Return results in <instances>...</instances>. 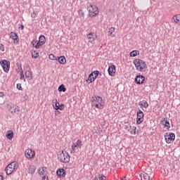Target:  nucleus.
<instances>
[{
    "label": "nucleus",
    "instance_id": "dca6fc26",
    "mask_svg": "<svg viewBox=\"0 0 180 180\" xmlns=\"http://www.w3.org/2000/svg\"><path fill=\"white\" fill-rule=\"evenodd\" d=\"M38 174L40 175V176H42V180H44L46 179V167H40L38 170Z\"/></svg>",
    "mask_w": 180,
    "mask_h": 180
},
{
    "label": "nucleus",
    "instance_id": "a878e982",
    "mask_svg": "<svg viewBox=\"0 0 180 180\" xmlns=\"http://www.w3.org/2000/svg\"><path fill=\"white\" fill-rule=\"evenodd\" d=\"M58 91L59 92H65V91H67V89H65V86H64V84H60L58 89Z\"/></svg>",
    "mask_w": 180,
    "mask_h": 180
},
{
    "label": "nucleus",
    "instance_id": "f3484780",
    "mask_svg": "<svg viewBox=\"0 0 180 180\" xmlns=\"http://www.w3.org/2000/svg\"><path fill=\"white\" fill-rule=\"evenodd\" d=\"M56 175L59 177V178H63L64 176H65V169H58L56 172Z\"/></svg>",
    "mask_w": 180,
    "mask_h": 180
},
{
    "label": "nucleus",
    "instance_id": "9b49d317",
    "mask_svg": "<svg viewBox=\"0 0 180 180\" xmlns=\"http://www.w3.org/2000/svg\"><path fill=\"white\" fill-rule=\"evenodd\" d=\"M137 118H136V123L137 124H140V123H142L144 120V112L141 111V110H139L137 112Z\"/></svg>",
    "mask_w": 180,
    "mask_h": 180
},
{
    "label": "nucleus",
    "instance_id": "4be33fe9",
    "mask_svg": "<svg viewBox=\"0 0 180 180\" xmlns=\"http://www.w3.org/2000/svg\"><path fill=\"white\" fill-rule=\"evenodd\" d=\"M141 180H150V176L147 173H143L140 174Z\"/></svg>",
    "mask_w": 180,
    "mask_h": 180
},
{
    "label": "nucleus",
    "instance_id": "c85d7f7f",
    "mask_svg": "<svg viewBox=\"0 0 180 180\" xmlns=\"http://www.w3.org/2000/svg\"><path fill=\"white\" fill-rule=\"evenodd\" d=\"M32 58H37V57H39L38 52H37L36 51H33L32 52Z\"/></svg>",
    "mask_w": 180,
    "mask_h": 180
},
{
    "label": "nucleus",
    "instance_id": "ddd939ff",
    "mask_svg": "<svg viewBox=\"0 0 180 180\" xmlns=\"http://www.w3.org/2000/svg\"><path fill=\"white\" fill-rule=\"evenodd\" d=\"M9 36L11 39L13 40L14 44H16V45L19 44V36H18V34L13 32H10Z\"/></svg>",
    "mask_w": 180,
    "mask_h": 180
},
{
    "label": "nucleus",
    "instance_id": "6e6552de",
    "mask_svg": "<svg viewBox=\"0 0 180 180\" xmlns=\"http://www.w3.org/2000/svg\"><path fill=\"white\" fill-rule=\"evenodd\" d=\"M165 139L167 144H170V143H173L175 140V134L174 133H166L165 135Z\"/></svg>",
    "mask_w": 180,
    "mask_h": 180
},
{
    "label": "nucleus",
    "instance_id": "39448f33",
    "mask_svg": "<svg viewBox=\"0 0 180 180\" xmlns=\"http://www.w3.org/2000/svg\"><path fill=\"white\" fill-rule=\"evenodd\" d=\"M19 165L17 162H13L10 163L6 168V172L7 175H11V174L15 172V171H16Z\"/></svg>",
    "mask_w": 180,
    "mask_h": 180
},
{
    "label": "nucleus",
    "instance_id": "f8f14e48",
    "mask_svg": "<svg viewBox=\"0 0 180 180\" xmlns=\"http://www.w3.org/2000/svg\"><path fill=\"white\" fill-rule=\"evenodd\" d=\"M25 154L26 158H27L28 160H32V158H33L34 155H36V153H34V150L30 148L27 149L25 152Z\"/></svg>",
    "mask_w": 180,
    "mask_h": 180
},
{
    "label": "nucleus",
    "instance_id": "412c9836",
    "mask_svg": "<svg viewBox=\"0 0 180 180\" xmlns=\"http://www.w3.org/2000/svg\"><path fill=\"white\" fill-rule=\"evenodd\" d=\"M6 139H8V140H12V139H13V131L12 130L8 131L6 134Z\"/></svg>",
    "mask_w": 180,
    "mask_h": 180
},
{
    "label": "nucleus",
    "instance_id": "c03bdc74",
    "mask_svg": "<svg viewBox=\"0 0 180 180\" xmlns=\"http://www.w3.org/2000/svg\"><path fill=\"white\" fill-rule=\"evenodd\" d=\"M0 180H4V176L0 175Z\"/></svg>",
    "mask_w": 180,
    "mask_h": 180
},
{
    "label": "nucleus",
    "instance_id": "c756f323",
    "mask_svg": "<svg viewBox=\"0 0 180 180\" xmlns=\"http://www.w3.org/2000/svg\"><path fill=\"white\" fill-rule=\"evenodd\" d=\"M113 32H115V27H111L108 30V36H112V34H113Z\"/></svg>",
    "mask_w": 180,
    "mask_h": 180
},
{
    "label": "nucleus",
    "instance_id": "393cba45",
    "mask_svg": "<svg viewBox=\"0 0 180 180\" xmlns=\"http://www.w3.org/2000/svg\"><path fill=\"white\" fill-rule=\"evenodd\" d=\"M94 180H106V176H103V174H98L96 176Z\"/></svg>",
    "mask_w": 180,
    "mask_h": 180
},
{
    "label": "nucleus",
    "instance_id": "f257e3e1",
    "mask_svg": "<svg viewBox=\"0 0 180 180\" xmlns=\"http://www.w3.org/2000/svg\"><path fill=\"white\" fill-rule=\"evenodd\" d=\"M134 64L138 71H141V72H146L147 64L143 60L136 59L134 60Z\"/></svg>",
    "mask_w": 180,
    "mask_h": 180
},
{
    "label": "nucleus",
    "instance_id": "473e14b6",
    "mask_svg": "<svg viewBox=\"0 0 180 180\" xmlns=\"http://www.w3.org/2000/svg\"><path fill=\"white\" fill-rule=\"evenodd\" d=\"M137 53H139L138 51H132L131 53H130V56L131 57H136L137 56Z\"/></svg>",
    "mask_w": 180,
    "mask_h": 180
},
{
    "label": "nucleus",
    "instance_id": "a211bd4d",
    "mask_svg": "<svg viewBox=\"0 0 180 180\" xmlns=\"http://www.w3.org/2000/svg\"><path fill=\"white\" fill-rule=\"evenodd\" d=\"M161 124H163V126H165V127H167V129H169V127H171L169 121H168L167 118H164V120L161 121Z\"/></svg>",
    "mask_w": 180,
    "mask_h": 180
},
{
    "label": "nucleus",
    "instance_id": "c9c22d12",
    "mask_svg": "<svg viewBox=\"0 0 180 180\" xmlns=\"http://www.w3.org/2000/svg\"><path fill=\"white\" fill-rule=\"evenodd\" d=\"M76 146L77 147H81V146H82V142L81 141V140H77V141L76 143Z\"/></svg>",
    "mask_w": 180,
    "mask_h": 180
},
{
    "label": "nucleus",
    "instance_id": "72a5a7b5",
    "mask_svg": "<svg viewBox=\"0 0 180 180\" xmlns=\"http://www.w3.org/2000/svg\"><path fill=\"white\" fill-rule=\"evenodd\" d=\"M53 106L56 110H58V108H60V103L56 101L55 105L53 104Z\"/></svg>",
    "mask_w": 180,
    "mask_h": 180
},
{
    "label": "nucleus",
    "instance_id": "e433bc0d",
    "mask_svg": "<svg viewBox=\"0 0 180 180\" xmlns=\"http://www.w3.org/2000/svg\"><path fill=\"white\" fill-rule=\"evenodd\" d=\"M79 15L82 17V18H84V13L82 10H79V12H78Z\"/></svg>",
    "mask_w": 180,
    "mask_h": 180
},
{
    "label": "nucleus",
    "instance_id": "a18cd8bd",
    "mask_svg": "<svg viewBox=\"0 0 180 180\" xmlns=\"http://www.w3.org/2000/svg\"><path fill=\"white\" fill-rule=\"evenodd\" d=\"M0 96L1 97L4 96V92H0Z\"/></svg>",
    "mask_w": 180,
    "mask_h": 180
},
{
    "label": "nucleus",
    "instance_id": "37998d69",
    "mask_svg": "<svg viewBox=\"0 0 180 180\" xmlns=\"http://www.w3.org/2000/svg\"><path fill=\"white\" fill-rule=\"evenodd\" d=\"M55 115L56 116H58V115H60V111L58 110L55 111Z\"/></svg>",
    "mask_w": 180,
    "mask_h": 180
},
{
    "label": "nucleus",
    "instance_id": "0eeeda50",
    "mask_svg": "<svg viewBox=\"0 0 180 180\" xmlns=\"http://www.w3.org/2000/svg\"><path fill=\"white\" fill-rule=\"evenodd\" d=\"M0 64L4 72H9V70L11 69V62L9 60H3L0 62Z\"/></svg>",
    "mask_w": 180,
    "mask_h": 180
},
{
    "label": "nucleus",
    "instance_id": "2eb2a0df",
    "mask_svg": "<svg viewBox=\"0 0 180 180\" xmlns=\"http://www.w3.org/2000/svg\"><path fill=\"white\" fill-rule=\"evenodd\" d=\"M146 78L143 75H138L135 78V84H138L139 85L143 84Z\"/></svg>",
    "mask_w": 180,
    "mask_h": 180
},
{
    "label": "nucleus",
    "instance_id": "cd10ccee",
    "mask_svg": "<svg viewBox=\"0 0 180 180\" xmlns=\"http://www.w3.org/2000/svg\"><path fill=\"white\" fill-rule=\"evenodd\" d=\"M35 171H36V168L34 167V166H30L29 167L30 174H34Z\"/></svg>",
    "mask_w": 180,
    "mask_h": 180
},
{
    "label": "nucleus",
    "instance_id": "49530a36",
    "mask_svg": "<svg viewBox=\"0 0 180 180\" xmlns=\"http://www.w3.org/2000/svg\"><path fill=\"white\" fill-rule=\"evenodd\" d=\"M21 29L22 30H23V29H25V27L23 25H21Z\"/></svg>",
    "mask_w": 180,
    "mask_h": 180
},
{
    "label": "nucleus",
    "instance_id": "9d476101",
    "mask_svg": "<svg viewBox=\"0 0 180 180\" xmlns=\"http://www.w3.org/2000/svg\"><path fill=\"white\" fill-rule=\"evenodd\" d=\"M9 112L11 115H19L20 109L19 108V106L16 105H11L9 108Z\"/></svg>",
    "mask_w": 180,
    "mask_h": 180
},
{
    "label": "nucleus",
    "instance_id": "6ab92c4d",
    "mask_svg": "<svg viewBox=\"0 0 180 180\" xmlns=\"http://www.w3.org/2000/svg\"><path fill=\"white\" fill-rule=\"evenodd\" d=\"M87 39H89L90 43H92L95 41L96 37L94 36L92 32H90L89 34H87Z\"/></svg>",
    "mask_w": 180,
    "mask_h": 180
},
{
    "label": "nucleus",
    "instance_id": "4c0bfd02",
    "mask_svg": "<svg viewBox=\"0 0 180 180\" xmlns=\"http://www.w3.org/2000/svg\"><path fill=\"white\" fill-rule=\"evenodd\" d=\"M17 89H18L19 91H23V88H22V84H17Z\"/></svg>",
    "mask_w": 180,
    "mask_h": 180
},
{
    "label": "nucleus",
    "instance_id": "2f4dec72",
    "mask_svg": "<svg viewBox=\"0 0 180 180\" xmlns=\"http://www.w3.org/2000/svg\"><path fill=\"white\" fill-rule=\"evenodd\" d=\"M25 77L27 78H32V72L30 71H29V70H27L25 72Z\"/></svg>",
    "mask_w": 180,
    "mask_h": 180
},
{
    "label": "nucleus",
    "instance_id": "4468645a",
    "mask_svg": "<svg viewBox=\"0 0 180 180\" xmlns=\"http://www.w3.org/2000/svg\"><path fill=\"white\" fill-rule=\"evenodd\" d=\"M108 72L110 77H115L116 74V66L115 65H111L109 66Z\"/></svg>",
    "mask_w": 180,
    "mask_h": 180
},
{
    "label": "nucleus",
    "instance_id": "f704fd0d",
    "mask_svg": "<svg viewBox=\"0 0 180 180\" xmlns=\"http://www.w3.org/2000/svg\"><path fill=\"white\" fill-rule=\"evenodd\" d=\"M65 106L64 105V104H59V108H58V110H64Z\"/></svg>",
    "mask_w": 180,
    "mask_h": 180
},
{
    "label": "nucleus",
    "instance_id": "7ed1b4c3",
    "mask_svg": "<svg viewBox=\"0 0 180 180\" xmlns=\"http://www.w3.org/2000/svg\"><path fill=\"white\" fill-rule=\"evenodd\" d=\"M87 10L89 11V15L91 18H94L99 13V10L95 5L91 4V3L87 4Z\"/></svg>",
    "mask_w": 180,
    "mask_h": 180
},
{
    "label": "nucleus",
    "instance_id": "aec40b11",
    "mask_svg": "<svg viewBox=\"0 0 180 180\" xmlns=\"http://www.w3.org/2000/svg\"><path fill=\"white\" fill-rule=\"evenodd\" d=\"M56 60L58 61L60 64H65L67 60L65 59V56H60L56 58Z\"/></svg>",
    "mask_w": 180,
    "mask_h": 180
},
{
    "label": "nucleus",
    "instance_id": "5701e85b",
    "mask_svg": "<svg viewBox=\"0 0 180 180\" xmlns=\"http://www.w3.org/2000/svg\"><path fill=\"white\" fill-rule=\"evenodd\" d=\"M173 20H174L175 23L177 25H180V14H177L173 17Z\"/></svg>",
    "mask_w": 180,
    "mask_h": 180
},
{
    "label": "nucleus",
    "instance_id": "79ce46f5",
    "mask_svg": "<svg viewBox=\"0 0 180 180\" xmlns=\"http://www.w3.org/2000/svg\"><path fill=\"white\" fill-rule=\"evenodd\" d=\"M36 13H34V12H33V13H31V16H32V18H36Z\"/></svg>",
    "mask_w": 180,
    "mask_h": 180
},
{
    "label": "nucleus",
    "instance_id": "de8ad7c7",
    "mask_svg": "<svg viewBox=\"0 0 180 180\" xmlns=\"http://www.w3.org/2000/svg\"><path fill=\"white\" fill-rule=\"evenodd\" d=\"M124 179L126 180V177H124V179H122V180H124Z\"/></svg>",
    "mask_w": 180,
    "mask_h": 180
},
{
    "label": "nucleus",
    "instance_id": "bb28decb",
    "mask_svg": "<svg viewBox=\"0 0 180 180\" xmlns=\"http://www.w3.org/2000/svg\"><path fill=\"white\" fill-rule=\"evenodd\" d=\"M19 72L20 75V79H25V75L23 74V70L22 69V67L20 68Z\"/></svg>",
    "mask_w": 180,
    "mask_h": 180
},
{
    "label": "nucleus",
    "instance_id": "ea45409f",
    "mask_svg": "<svg viewBox=\"0 0 180 180\" xmlns=\"http://www.w3.org/2000/svg\"><path fill=\"white\" fill-rule=\"evenodd\" d=\"M50 60H55L56 56L53 54H49V56Z\"/></svg>",
    "mask_w": 180,
    "mask_h": 180
},
{
    "label": "nucleus",
    "instance_id": "1a4fd4ad",
    "mask_svg": "<svg viewBox=\"0 0 180 180\" xmlns=\"http://www.w3.org/2000/svg\"><path fill=\"white\" fill-rule=\"evenodd\" d=\"M99 75V71L96 70L92 72L88 77V81H90V83L94 82Z\"/></svg>",
    "mask_w": 180,
    "mask_h": 180
},
{
    "label": "nucleus",
    "instance_id": "58836bf2",
    "mask_svg": "<svg viewBox=\"0 0 180 180\" xmlns=\"http://www.w3.org/2000/svg\"><path fill=\"white\" fill-rule=\"evenodd\" d=\"M0 51H5V46H4L2 44H0Z\"/></svg>",
    "mask_w": 180,
    "mask_h": 180
},
{
    "label": "nucleus",
    "instance_id": "7c9ffc66",
    "mask_svg": "<svg viewBox=\"0 0 180 180\" xmlns=\"http://www.w3.org/2000/svg\"><path fill=\"white\" fill-rule=\"evenodd\" d=\"M131 130L129 132L131 134H136V127H130Z\"/></svg>",
    "mask_w": 180,
    "mask_h": 180
},
{
    "label": "nucleus",
    "instance_id": "f03ea898",
    "mask_svg": "<svg viewBox=\"0 0 180 180\" xmlns=\"http://www.w3.org/2000/svg\"><path fill=\"white\" fill-rule=\"evenodd\" d=\"M103 101L101 96H95L92 97L91 105L92 106H96L97 109H102L103 108V104L102 103Z\"/></svg>",
    "mask_w": 180,
    "mask_h": 180
},
{
    "label": "nucleus",
    "instance_id": "a19ab883",
    "mask_svg": "<svg viewBox=\"0 0 180 180\" xmlns=\"http://www.w3.org/2000/svg\"><path fill=\"white\" fill-rule=\"evenodd\" d=\"M77 145L75 143H74L72 146V148L73 150V151H75V148H77Z\"/></svg>",
    "mask_w": 180,
    "mask_h": 180
},
{
    "label": "nucleus",
    "instance_id": "b1692460",
    "mask_svg": "<svg viewBox=\"0 0 180 180\" xmlns=\"http://www.w3.org/2000/svg\"><path fill=\"white\" fill-rule=\"evenodd\" d=\"M139 106L147 108H148L149 105H148V103H147L146 101V100H143V101L139 102Z\"/></svg>",
    "mask_w": 180,
    "mask_h": 180
},
{
    "label": "nucleus",
    "instance_id": "20e7f679",
    "mask_svg": "<svg viewBox=\"0 0 180 180\" xmlns=\"http://www.w3.org/2000/svg\"><path fill=\"white\" fill-rule=\"evenodd\" d=\"M44 43H46V37L41 35L39 38V41L34 39L32 41L31 44L34 49H40V46H43Z\"/></svg>",
    "mask_w": 180,
    "mask_h": 180
},
{
    "label": "nucleus",
    "instance_id": "423d86ee",
    "mask_svg": "<svg viewBox=\"0 0 180 180\" xmlns=\"http://www.w3.org/2000/svg\"><path fill=\"white\" fill-rule=\"evenodd\" d=\"M58 158L60 162H64L65 164L70 162V155L67 152L64 153V151H62V153L58 155Z\"/></svg>",
    "mask_w": 180,
    "mask_h": 180
}]
</instances>
